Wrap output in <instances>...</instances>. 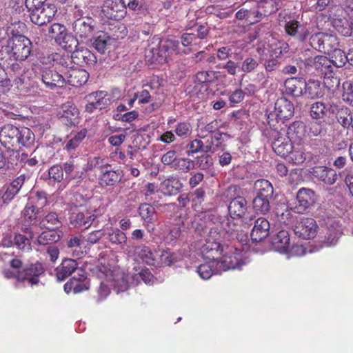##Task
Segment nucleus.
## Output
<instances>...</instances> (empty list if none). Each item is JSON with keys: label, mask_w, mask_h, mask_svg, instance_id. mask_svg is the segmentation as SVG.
<instances>
[{"label": "nucleus", "mask_w": 353, "mask_h": 353, "mask_svg": "<svg viewBox=\"0 0 353 353\" xmlns=\"http://www.w3.org/2000/svg\"><path fill=\"white\" fill-rule=\"evenodd\" d=\"M285 32L288 34L296 37L299 41H304L308 36V30L296 21H290L285 25Z\"/></svg>", "instance_id": "obj_29"}, {"label": "nucleus", "mask_w": 353, "mask_h": 353, "mask_svg": "<svg viewBox=\"0 0 353 353\" xmlns=\"http://www.w3.org/2000/svg\"><path fill=\"white\" fill-rule=\"evenodd\" d=\"M305 132V125L301 121L292 123L285 130V134L292 141L301 140Z\"/></svg>", "instance_id": "obj_35"}, {"label": "nucleus", "mask_w": 353, "mask_h": 353, "mask_svg": "<svg viewBox=\"0 0 353 353\" xmlns=\"http://www.w3.org/2000/svg\"><path fill=\"white\" fill-rule=\"evenodd\" d=\"M189 150L187 151L188 156L198 153L199 152L208 153L212 150L211 144H204L202 141L199 139H194L188 145Z\"/></svg>", "instance_id": "obj_42"}, {"label": "nucleus", "mask_w": 353, "mask_h": 353, "mask_svg": "<svg viewBox=\"0 0 353 353\" xmlns=\"http://www.w3.org/2000/svg\"><path fill=\"white\" fill-rule=\"evenodd\" d=\"M221 228L223 230H219L216 226L211 228L209 236L201 243L199 250L204 259L217 261L219 256L223 254L224 250L221 247L220 241L223 236L224 232L230 234L232 237L237 238L239 230L233 221L229 219L222 221Z\"/></svg>", "instance_id": "obj_1"}, {"label": "nucleus", "mask_w": 353, "mask_h": 353, "mask_svg": "<svg viewBox=\"0 0 353 353\" xmlns=\"http://www.w3.org/2000/svg\"><path fill=\"white\" fill-rule=\"evenodd\" d=\"M332 63L337 68L343 67L347 63L346 54L338 47L329 54Z\"/></svg>", "instance_id": "obj_54"}, {"label": "nucleus", "mask_w": 353, "mask_h": 353, "mask_svg": "<svg viewBox=\"0 0 353 353\" xmlns=\"http://www.w3.org/2000/svg\"><path fill=\"white\" fill-rule=\"evenodd\" d=\"M179 45V41H168L161 43L159 48L150 49L148 53L152 54L151 58L152 62H161L166 59L167 56L171 51L176 50ZM149 56V54H146V57Z\"/></svg>", "instance_id": "obj_14"}, {"label": "nucleus", "mask_w": 353, "mask_h": 353, "mask_svg": "<svg viewBox=\"0 0 353 353\" xmlns=\"http://www.w3.org/2000/svg\"><path fill=\"white\" fill-rule=\"evenodd\" d=\"M339 46V41L336 37L325 34L321 52L325 54H331Z\"/></svg>", "instance_id": "obj_49"}, {"label": "nucleus", "mask_w": 353, "mask_h": 353, "mask_svg": "<svg viewBox=\"0 0 353 353\" xmlns=\"http://www.w3.org/2000/svg\"><path fill=\"white\" fill-rule=\"evenodd\" d=\"M95 24L94 20L91 17H81L72 23V31L77 37L88 39L94 33Z\"/></svg>", "instance_id": "obj_10"}, {"label": "nucleus", "mask_w": 353, "mask_h": 353, "mask_svg": "<svg viewBox=\"0 0 353 353\" xmlns=\"http://www.w3.org/2000/svg\"><path fill=\"white\" fill-rule=\"evenodd\" d=\"M288 161L295 165L302 164L307 159L305 150L302 148H294L290 154L286 157Z\"/></svg>", "instance_id": "obj_47"}, {"label": "nucleus", "mask_w": 353, "mask_h": 353, "mask_svg": "<svg viewBox=\"0 0 353 353\" xmlns=\"http://www.w3.org/2000/svg\"><path fill=\"white\" fill-rule=\"evenodd\" d=\"M271 199L256 196L253 199V208L257 213L266 214L270 210V201Z\"/></svg>", "instance_id": "obj_44"}, {"label": "nucleus", "mask_w": 353, "mask_h": 353, "mask_svg": "<svg viewBox=\"0 0 353 353\" xmlns=\"http://www.w3.org/2000/svg\"><path fill=\"white\" fill-rule=\"evenodd\" d=\"M327 123L325 121H313L308 125V132L311 136H323L327 133Z\"/></svg>", "instance_id": "obj_53"}, {"label": "nucleus", "mask_w": 353, "mask_h": 353, "mask_svg": "<svg viewBox=\"0 0 353 353\" xmlns=\"http://www.w3.org/2000/svg\"><path fill=\"white\" fill-rule=\"evenodd\" d=\"M101 12L107 19L119 21L126 14V7L122 0H105L101 7Z\"/></svg>", "instance_id": "obj_9"}, {"label": "nucleus", "mask_w": 353, "mask_h": 353, "mask_svg": "<svg viewBox=\"0 0 353 353\" xmlns=\"http://www.w3.org/2000/svg\"><path fill=\"white\" fill-rule=\"evenodd\" d=\"M38 212V208L31 203H27L22 212L21 230L29 235L30 239L35 236L32 226H34L37 222Z\"/></svg>", "instance_id": "obj_11"}, {"label": "nucleus", "mask_w": 353, "mask_h": 353, "mask_svg": "<svg viewBox=\"0 0 353 353\" xmlns=\"http://www.w3.org/2000/svg\"><path fill=\"white\" fill-rule=\"evenodd\" d=\"M310 174L313 178L327 185L334 184L337 180L338 175L336 172L326 166H316L311 169Z\"/></svg>", "instance_id": "obj_16"}, {"label": "nucleus", "mask_w": 353, "mask_h": 353, "mask_svg": "<svg viewBox=\"0 0 353 353\" xmlns=\"http://www.w3.org/2000/svg\"><path fill=\"white\" fill-rule=\"evenodd\" d=\"M197 272L203 279H208L213 274H219L221 270H219L217 261L209 260L197 268Z\"/></svg>", "instance_id": "obj_34"}, {"label": "nucleus", "mask_w": 353, "mask_h": 353, "mask_svg": "<svg viewBox=\"0 0 353 353\" xmlns=\"http://www.w3.org/2000/svg\"><path fill=\"white\" fill-rule=\"evenodd\" d=\"M250 3L253 4V8H249L248 4H244L243 7L236 12V17L238 19H254V22H257L262 16H266L271 12V11L269 12L266 11L263 12L261 6L255 1Z\"/></svg>", "instance_id": "obj_19"}, {"label": "nucleus", "mask_w": 353, "mask_h": 353, "mask_svg": "<svg viewBox=\"0 0 353 353\" xmlns=\"http://www.w3.org/2000/svg\"><path fill=\"white\" fill-rule=\"evenodd\" d=\"M191 125L187 122H180L175 125L174 133L176 137L184 139L191 134Z\"/></svg>", "instance_id": "obj_60"}, {"label": "nucleus", "mask_w": 353, "mask_h": 353, "mask_svg": "<svg viewBox=\"0 0 353 353\" xmlns=\"http://www.w3.org/2000/svg\"><path fill=\"white\" fill-rule=\"evenodd\" d=\"M297 203L293 208L294 212L303 213L316 200L315 192L311 189L301 188L296 194Z\"/></svg>", "instance_id": "obj_13"}, {"label": "nucleus", "mask_w": 353, "mask_h": 353, "mask_svg": "<svg viewBox=\"0 0 353 353\" xmlns=\"http://www.w3.org/2000/svg\"><path fill=\"white\" fill-rule=\"evenodd\" d=\"M63 176L62 166L59 165H54L48 170V177L50 181L59 183L63 180Z\"/></svg>", "instance_id": "obj_59"}, {"label": "nucleus", "mask_w": 353, "mask_h": 353, "mask_svg": "<svg viewBox=\"0 0 353 353\" xmlns=\"http://www.w3.org/2000/svg\"><path fill=\"white\" fill-rule=\"evenodd\" d=\"M57 43L65 50L71 53L75 51L79 46L77 37L67 32L57 39Z\"/></svg>", "instance_id": "obj_33"}, {"label": "nucleus", "mask_w": 353, "mask_h": 353, "mask_svg": "<svg viewBox=\"0 0 353 353\" xmlns=\"http://www.w3.org/2000/svg\"><path fill=\"white\" fill-rule=\"evenodd\" d=\"M294 113V107L293 103L284 97L279 98L274 103V111L271 112L268 116V123L272 125L274 120L288 119L291 118Z\"/></svg>", "instance_id": "obj_5"}, {"label": "nucleus", "mask_w": 353, "mask_h": 353, "mask_svg": "<svg viewBox=\"0 0 353 353\" xmlns=\"http://www.w3.org/2000/svg\"><path fill=\"white\" fill-rule=\"evenodd\" d=\"M108 240L115 245L124 246L127 243V236L125 234L118 228L112 229L108 233Z\"/></svg>", "instance_id": "obj_48"}, {"label": "nucleus", "mask_w": 353, "mask_h": 353, "mask_svg": "<svg viewBox=\"0 0 353 353\" xmlns=\"http://www.w3.org/2000/svg\"><path fill=\"white\" fill-rule=\"evenodd\" d=\"M19 127L11 124L4 125L0 131V141L8 148L17 145Z\"/></svg>", "instance_id": "obj_24"}, {"label": "nucleus", "mask_w": 353, "mask_h": 353, "mask_svg": "<svg viewBox=\"0 0 353 353\" xmlns=\"http://www.w3.org/2000/svg\"><path fill=\"white\" fill-rule=\"evenodd\" d=\"M343 100L353 106V85L349 82H345L343 83Z\"/></svg>", "instance_id": "obj_64"}, {"label": "nucleus", "mask_w": 353, "mask_h": 353, "mask_svg": "<svg viewBox=\"0 0 353 353\" xmlns=\"http://www.w3.org/2000/svg\"><path fill=\"white\" fill-rule=\"evenodd\" d=\"M217 71H200L195 75V81L199 83H212L217 79Z\"/></svg>", "instance_id": "obj_52"}, {"label": "nucleus", "mask_w": 353, "mask_h": 353, "mask_svg": "<svg viewBox=\"0 0 353 353\" xmlns=\"http://www.w3.org/2000/svg\"><path fill=\"white\" fill-rule=\"evenodd\" d=\"M289 46L288 43L283 41L274 42L268 46V48L261 46L257 48V52L263 55L265 54V51H268L270 57L278 59L282 54L288 52Z\"/></svg>", "instance_id": "obj_31"}, {"label": "nucleus", "mask_w": 353, "mask_h": 353, "mask_svg": "<svg viewBox=\"0 0 353 353\" xmlns=\"http://www.w3.org/2000/svg\"><path fill=\"white\" fill-rule=\"evenodd\" d=\"M327 108L322 102H316L311 105L310 115L313 119H320L326 114Z\"/></svg>", "instance_id": "obj_58"}, {"label": "nucleus", "mask_w": 353, "mask_h": 353, "mask_svg": "<svg viewBox=\"0 0 353 353\" xmlns=\"http://www.w3.org/2000/svg\"><path fill=\"white\" fill-rule=\"evenodd\" d=\"M95 216L90 210L83 208L73 212L70 217V224L74 227L85 226L88 228L92 223Z\"/></svg>", "instance_id": "obj_20"}, {"label": "nucleus", "mask_w": 353, "mask_h": 353, "mask_svg": "<svg viewBox=\"0 0 353 353\" xmlns=\"http://www.w3.org/2000/svg\"><path fill=\"white\" fill-rule=\"evenodd\" d=\"M75 270L83 272L81 269L78 268V263L76 260L65 259L60 265L56 268V275L59 281H64L72 274Z\"/></svg>", "instance_id": "obj_25"}, {"label": "nucleus", "mask_w": 353, "mask_h": 353, "mask_svg": "<svg viewBox=\"0 0 353 353\" xmlns=\"http://www.w3.org/2000/svg\"><path fill=\"white\" fill-rule=\"evenodd\" d=\"M89 74L85 70L70 68L65 72L63 79L65 83H68L72 86L79 87L85 83Z\"/></svg>", "instance_id": "obj_21"}, {"label": "nucleus", "mask_w": 353, "mask_h": 353, "mask_svg": "<svg viewBox=\"0 0 353 353\" xmlns=\"http://www.w3.org/2000/svg\"><path fill=\"white\" fill-rule=\"evenodd\" d=\"M304 94L311 99L320 98L323 96L324 92L320 81L309 80L306 82Z\"/></svg>", "instance_id": "obj_37"}, {"label": "nucleus", "mask_w": 353, "mask_h": 353, "mask_svg": "<svg viewBox=\"0 0 353 353\" xmlns=\"http://www.w3.org/2000/svg\"><path fill=\"white\" fill-rule=\"evenodd\" d=\"M318 226L314 219L309 217L300 216L294 224V231L296 236L303 239L315 237Z\"/></svg>", "instance_id": "obj_6"}, {"label": "nucleus", "mask_w": 353, "mask_h": 353, "mask_svg": "<svg viewBox=\"0 0 353 353\" xmlns=\"http://www.w3.org/2000/svg\"><path fill=\"white\" fill-rule=\"evenodd\" d=\"M290 235L288 231L281 230L273 238L272 248L280 253H286L290 246Z\"/></svg>", "instance_id": "obj_30"}, {"label": "nucleus", "mask_w": 353, "mask_h": 353, "mask_svg": "<svg viewBox=\"0 0 353 353\" xmlns=\"http://www.w3.org/2000/svg\"><path fill=\"white\" fill-rule=\"evenodd\" d=\"M274 141L272 146L274 151L279 156L286 157L293 149L292 141L285 134V130L274 132Z\"/></svg>", "instance_id": "obj_12"}, {"label": "nucleus", "mask_w": 353, "mask_h": 353, "mask_svg": "<svg viewBox=\"0 0 353 353\" xmlns=\"http://www.w3.org/2000/svg\"><path fill=\"white\" fill-rule=\"evenodd\" d=\"M205 12L208 14H214L220 19H225L230 17L233 11L232 10H225L219 5H212L206 7Z\"/></svg>", "instance_id": "obj_51"}, {"label": "nucleus", "mask_w": 353, "mask_h": 353, "mask_svg": "<svg viewBox=\"0 0 353 353\" xmlns=\"http://www.w3.org/2000/svg\"><path fill=\"white\" fill-rule=\"evenodd\" d=\"M62 223L55 212L48 213L39 223L41 228L55 230L61 226Z\"/></svg>", "instance_id": "obj_40"}, {"label": "nucleus", "mask_w": 353, "mask_h": 353, "mask_svg": "<svg viewBox=\"0 0 353 353\" xmlns=\"http://www.w3.org/2000/svg\"><path fill=\"white\" fill-rule=\"evenodd\" d=\"M29 236L18 234L14 236V243L17 248L23 251H29L31 250V245Z\"/></svg>", "instance_id": "obj_62"}, {"label": "nucleus", "mask_w": 353, "mask_h": 353, "mask_svg": "<svg viewBox=\"0 0 353 353\" xmlns=\"http://www.w3.org/2000/svg\"><path fill=\"white\" fill-rule=\"evenodd\" d=\"M226 250L222 257L217 260L219 270L222 272L240 268L243 265L241 252L232 247H227Z\"/></svg>", "instance_id": "obj_8"}, {"label": "nucleus", "mask_w": 353, "mask_h": 353, "mask_svg": "<svg viewBox=\"0 0 353 353\" xmlns=\"http://www.w3.org/2000/svg\"><path fill=\"white\" fill-rule=\"evenodd\" d=\"M182 185L179 179L170 177L165 180L162 183V188L166 194H174L181 188Z\"/></svg>", "instance_id": "obj_45"}, {"label": "nucleus", "mask_w": 353, "mask_h": 353, "mask_svg": "<svg viewBox=\"0 0 353 353\" xmlns=\"http://www.w3.org/2000/svg\"><path fill=\"white\" fill-rule=\"evenodd\" d=\"M86 99L88 104L85 105V110L90 113L96 109L105 108L110 103V99L107 97V92L104 91L92 92L86 96Z\"/></svg>", "instance_id": "obj_17"}, {"label": "nucleus", "mask_w": 353, "mask_h": 353, "mask_svg": "<svg viewBox=\"0 0 353 353\" xmlns=\"http://www.w3.org/2000/svg\"><path fill=\"white\" fill-rule=\"evenodd\" d=\"M131 279L132 280L131 284L137 285L139 280L141 279L145 284L150 285L152 283L154 276L148 270H143L132 276Z\"/></svg>", "instance_id": "obj_57"}, {"label": "nucleus", "mask_w": 353, "mask_h": 353, "mask_svg": "<svg viewBox=\"0 0 353 353\" xmlns=\"http://www.w3.org/2000/svg\"><path fill=\"white\" fill-rule=\"evenodd\" d=\"M194 167L195 163L194 161L188 158H179L174 163L173 168L180 170L183 173H187L194 169Z\"/></svg>", "instance_id": "obj_56"}, {"label": "nucleus", "mask_w": 353, "mask_h": 353, "mask_svg": "<svg viewBox=\"0 0 353 353\" xmlns=\"http://www.w3.org/2000/svg\"><path fill=\"white\" fill-rule=\"evenodd\" d=\"M256 196L272 199L274 193V188L272 183L265 179L257 180L254 183Z\"/></svg>", "instance_id": "obj_36"}, {"label": "nucleus", "mask_w": 353, "mask_h": 353, "mask_svg": "<svg viewBox=\"0 0 353 353\" xmlns=\"http://www.w3.org/2000/svg\"><path fill=\"white\" fill-rule=\"evenodd\" d=\"M79 114L77 107L70 101L63 104L58 111L59 119L66 125H75L78 121Z\"/></svg>", "instance_id": "obj_18"}, {"label": "nucleus", "mask_w": 353, "mask_h": 353, "mask_svg": "<svg viewBox=\"0 0 353 353\" xmlns=\"http://www.w3.org/2000/svg\"><path fill=\"white\" fill-rule=\"evenodd\" d=\"M107 281H110L117 292H125L129 288V276L123 272H109L106 274Z\"/></svg>", "instance_id": "obj_28"}, {"label": "nucleus", "mask_w": 353, "mask_h": 353, "mask_svg": "<svg viewBox=\"0 0 353 353\" xmlns=\"http://www.w3.org/2000/svg\"><path fill=\"white\" fill-rule=\"evenodd\" d=\"M270 228V223L265 218L260 217L257 219L251 232L252 240L255 242L263 240L268 236Z\"/></svg>", "instance_id": "obj_23"}, {"label": "nucleus", "mask_w": 353, "mask_h": 353, "mask_svg": "<svg viewBox=\"0 0 353 353\" xmlns=\"http://www.w3.org/2000/svg\"><path fill=\"white\" fill-rule=\"evenodd\" d=\"M331 59H327L325 56H317L314 58V67L317 70H320L322 72L325 73V75H327V73L331 71Z\"/></svg>", "instance_id": "obj_55"}, {"label": "nucleus", "mask_w": 353, "mask_h": 353, "mask_svg": "<svg viewBox=\"0 0 353 353\" xmlns=\"http://www.w3.org/2000/svg\"><path fill=\"white\" fill-rule=\"evenodd\" d=\"M44 273L41 263L37 262L25 268L22 271H17L16 288L21 285H34L39 282V277Z\"/></svg>", "instance_id": "obj_2"}, {"label": "nucleus", "mask_w": 353, "mask_h": 353, "mask_svg": "<svg viewBox=\"0 0 353 353\" xmlns=\"http://www.w3.org/2000/svg\"><path fill=\"white\" fill-rule=\"evenodd\" d=\"M285 92L294 97H299L304 94L306 81L303 78H289L284 83Z\"/></svg>", "instance_id": "obj_26"}, {"label": "nucleus", "mask_w": 353, "mask_h": 353, "mask_svg": "<svg viewBox=\"0 0 353 353\" xmlns=\"http://www.w3.org/2000/svg\"><path fill=\"white\" fill-rule=\"evenodd\" d=\"M72 61L79 65H87L88 68H94L97 63L96 56L88 48L79 47L72 53Z\"/></svg>", "instance_id": "obj_15"}, {"label": "nucleus", "mask_w": 353, "mask_h": 353, "mask_svg": "<svg viewBox=\"0 0 353 353\" xmlns=\"http://www.w3.org/2000/svg\"><path fill=\"white\" fill-rule=\"evenodd\" d=\"M87 135V130L82 129L77 134H75L65 144V149L68 151H71L76 149L85 138Z\"/></svg>", "instance_id": "obj_50"}, {"label": "nucleus", "mask_w": 353, "mask_h": 353, "mask_svg": "<svg viewBox=\"0 0 353 353\" xmlns=\"http://www.w3.org/2000/svg\"><path fill=\"white\" fill-rule=\"evenodd\" d=\"M195 165L201 170H208L213 165V159L211 156L201 155L198 157L194 161Z\"/></svg>", "instance_id": "obj_63"}, {"label": "nucleus", "mask_w": 353, "mask_h": 353, "mask_svg": "<svg viewBox=\"0 0 353 353\" xmlns=\"http://www.w3.org/2000/svg\"><path fill=\"white\" fill-rule=\"evenodd\" d=\"M17 145L20 144L25 147H30L34 142V135L30 129L20 126L17 136Z\"/></svg>", "instance_id": "obj_39"}, {"label": "nucleus", "mask_w": 353, "mask_h": 353, "mask_svg": "<svg viewBox=\"0 0 353 353\" xmlns=\"http://www.w3.org/2000/svg\"><path fill=\"white\" fill-rule=\"evenodd\" d=\"M60 236L55 230L48 229L43 232L37 238V242L40 245H47L59 240Z\"/></svg>", "instance_id": "obj_46"}, {"label": "nucleus", "mask_w": 353, "mask_h": 353, "mask_svg": "<svg viewBox=\"0 0 353 353\" xmlns=\"http://www.w3.org/2000/svg\"><path fill=\"white\" fill-rule=\"evenodd\" d=\"M259 65L256 56H247L243 59L239 64V70L245 73H250L255 70Z\"/></svg>", "instance_id": "obj_43"}, {"label": "nucleus", "mask_w": 353, "mask_h": 353, "mask_svg": "<svg viewBox=\"0 0 353 353\" xmlns=\"http://www.w3.org/2000/svg\"><path fill=\"white\" fill-rule=\"evenodd\" d=\"M110 39L105 34L96 37L92 43V46L100 53H104Z\"/></svg>", "instance_id": "obj_61"}, {"label": "nucleus", "mask_w": 353, "mask_h": 353, "mask_svg": "<svg viewBox=\"0 0 353 353\" xmlns=\"http://www.w3.org/2000/svg\"><path fill=\"white\" fill-rule=\"evenodd\" d=\"M8 48L16 60L23 61L30 54L31 42L23 35H16L9 39Z\"/></svg>", "instance_id": "obj_4"}, {"label": "nucleus", "mask_w": 353, "mask_h": 353, "mask_svg": "<svg viewBox=\"0 0 353 353\" xmlns=\"http://www.w3.org/2000/svg\"><path fill=\"white\" fill-rule=\"evenodd\" d=\"M33 70L35 75L41 79L48 88L52 90L58 87L61 88L65 85V79L55 70L40 65H34Z\"/></svg>", "instance_id": "obj_3"}, {"label": "nucleus", "mask_w": 353, "mask_h": 353, "mask_svg": "<svg viewBox=\"0 0 353 353\" xmlns=\"http://www.w3.org/2000/svg\"><path fill=\"white\" fill-rule=\"evenodd\" d=\"M143 225L148 231L154 230L153 224L157 221V212L153 206L147 203H141L138 208Z\"/></svg>", "instance_id": "obj_22"}, {"label": "nucleus", "mask_w": 353, "mask_h": 353, "mask_svg": "<svg viewBox=\"0 0 353 353\" xmlns=\"http://www.w3.org/2000/svg\"><path fill=\"white\" fill-rule=\"evenodd\" d=\"M136 254L143 263L150 265H154L156 264V255L152 252L148 247H138L136 249Z\"/></svg>", "instance_id": "obj_41"}, {"label": "nucleus", "mask_w": 353, "mask_h": 353, "mask_svg": "<svg viewBox=\"0 0 353 353\" xmlns=\"http://www.w3.org/2000/svg\"><path fill=\"white\" fill-rule=\"evenodd\" d=\"M248 202L243 196L232 199L228 205L229 214L233 219L243 217L248 211Z\"/></svg>", "instance_id": "obj_27"}, {"label": "nucleus", "mask_w": 353, "mask_h": 353, "mask_svg": "<svg viewBox=\"0 0 353 353\" xmlns=\"http://www.w3.org/2000/svg\"><path fill=\"white\" fill-rule=\"evenodd\" d=\"M149 88L152 92V94L148 90L144 89L141 92L136 93L135 98H137L139 100V103H147L149 102H152V108L153 110H154L160 107L162 103V99L159 98L157 101H154L153 99V94L155 92L150 87Z\"/></svg>", "instance_id": "obj_38"}, {"label": "nucleus", "mask_w": 353, "mask_h": 353, "mask_svg": "<svg viewBox=\"0 0 353 353\" xmlns=\"http://www.w3.org/2000/svg\"><path fill=\"white\" fill-rule=\"evenodd\" d=\"M123 177L122 170H105L102 171L99 177V183L101 185L110 186L120 182Z\"/></svg>", "instance_id": "obj_32"}, {"label": "nucleus", "mask_w": 353, "mask_h": 353, "mask_svg": "<svg viewBox=\"0 0 353 353\" xmlns=\"http://www.w3.org/2000/svg\"><path fill=\"white\" fill-rule=\"evenodd\" d=\"M57 9L54 4H46L29 11L30 21L35 25L43 26L50 23L55 16Z\"/></svg>", "instance_id": "obj_7"}]
</instances>
